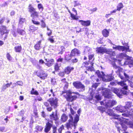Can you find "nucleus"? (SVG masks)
<instances>
[{
	"instance_id": "obj_1",
	"label": "nucleus",
	"mask_w": 133,
	"mask_h": 133,
	"mask_svg": "<svg viewBox=\"0 0 133 133\" xmlns=\"http://www.w3.org/2000/svg\"><path fill=\"white\" fill-rule=\"evenodd\" d=\"M110 84L112 85H115L118 84L123 87L122 89L114 88L112 90V91L116 94L120 98H122V95L127 94V92L124 90H127L128 89V86L124 81L118 82L116 81L114 82L112 81L110 82Z\"/></svg>"
},
{
	"instance_id": "obj_2",
	"label": "nucleus",
	"mask_w": 133,
	"mask_h": 133,
	"mask_svg": "<svg viewBox=\"0 0 133 133\" xmlns=\"http://www.w3.org/2000/svg\"><path fill=\"white\" fill-rule=\"evenodd\" d=\"M70 111L71 114H69V122L66 124V127L68 130L71 129L72 128H74V129H75L77 125V123L79 120V116L80 115L79 114L78 115L76 114V116L74 119L72 115L75 114L76 112L71 108H70Z\"/></svg>"
},
{
	"instance_id": "obj_3",
	"label": "nucleus",
	"mask_w": 133,
	"mask_h": 133,
	"mask_svg": "<svg viewBox=\"0 0 133 133\" xmlns=\"http://www.w3.org/2000/svg\"><path fill=\"white\" fill-rule=\"evenodd\" d=\"M107 112L108 115L115 117L114 118L115 119H117L120 122L123 121V119L128 120V118H125L127 117L128 116V115L126 113L122 114V115L123 116L122 117L121 116V115H117L115 114L112 109H108Z\"/></svg>"
},
{
	"instance_id": "obj_4",
	"label": "nucleus",
	"mask_w": 133,
	"mask_h": 133,
	"mask_svg": "<svg viewBox=\"0 0 133 133\" xmlns=\"http://www.w3.org/2000/svg\"><path fill=\"white\" fill-rule=\"evenodd\" d=\"M63 93H66V95H64V96L66 99L69 102H72L75 100L77 97L76 95H74V94L78 95V93L77 92L74 93L71 92L70 91H63Z\"/></svg>"
},
{
	"instance_id": "obj_5",
	"label": "nucleus",
	"mask_w": 133,
	"mask_h": 133,
	"mask_svg": "<svg viewBox=\"0 0 133 133\" xmlns=\"http://www.w3.org/2000/svg\"><path fill=\"white\" fill-rule=\"evenodd\" d=\"M113 45L115 46H113L112 48L114 50H118L119 51H124L125 52H131V51L129 48V46H128V44L126 43L125 45L127 46V47L124 46H122L119 45H117L115 44H113Z\"/></svg>"
},
{
	"instance_id": "obj_6",
	"label": "nucleus",
	"mask_w": 133,
	"mask_h": 133,
	"mask_svg": "<svg viewBox=\"0 0 133 133\" xmlns=\"http://www.w3.org/2000/svg\"><path fill=\"white\" fill-rule=\"evenodd\" d=\"M116 103V101L114 100L105 99L103 101H101V104L105 106L107 108L111 107L115 105Z\"/></svg>"
},
{
	"instance_id": "obj_7",
	"label": "nucleus",
	"mask_w": 133,
	"mask_h": 133,
	"mask_svg": "<svg viewBox=\"0 0 133 133\" xmlns=\"http://www.w3.org/2000/svg\"><path fill=\"white\" fill-rule=\"evenodd\" d=\"M58 100L56 98H51L48 101L49 103L51 106L55 109L58 106Z\"/></svg>"
},
{
	"instance_id": "obj_8",
	"label": "nucleus",
	"mask_w": 133,
	"mask_h": 133,
	"mask_svg": "<svg viewBox=\"0 0 133 133\" xmlns=\"http://www.w3.org/2000/svg\"><path fill=\"white\" fill-rule=\"evenodd\" d=\"M74 86L77 89H81V91H84L85 89V86L79 81L74 82L73 83Z\"/></svg>"
},
{
	"instance_id": "obj_9",
	"label": "nucleus",
	"mask_w": 133,
	"mask_h": 133,
	"mask_svg": "<svg viewBox=\"0 0 133 133\" xmlns=\"http://www.w3.org/2000/svg\"><path fill=\"white\" fill-rule=\"evenodd\" d=\"M96 52L98 54H103L105 53L107 54L109 53L110 51L109 49H107L105 48L100 47L96 48Z\"/></svg>"
},
{
	"instance_id": "obj_10",
	"label": "nucleus",
	"mask_w": 133,
	"mask_h": 133,
	"mask_svg": "<svg viewBox=\"0 0 133 133\" xmlns=\"http://www.w3.org/2000/svg\"><path fill=\"white\" fill-rule=\"evenodd\" d=\"M102 92L103 95L104 96L105 98L109 99L111 98L112 93L109 89H105L102 90Z\"/></svg>"
},
{
	"instance_id": "obj_11",
	"label": "nucleus",
	"mask_w": 133,
	"mask_h": 133,
	"mask_svg": "<svg viewBox=\"0 0 133 133\" xmlns=\"http://www.w3.org/2000/svg\"><path fill=\"white\" fill-rule=\"evenodd\" d=\"M124 64L128 65L130 68L132 67L133 65V58L127 56V60L124 62Z\"/></svg>"
},
{
	"instance_id": "obj_12",
	"label": "nucleus",
	"mask_w": 133,
	"mask_h": 133,
	"mask_svg": "<svg viewBox=\"0 0 133 133\" xmlns=\"http://www.w3.org/2000/svg\"><path fill=\"white\" fill-rule=\"evenodd\" d=\"M53 126L52 122L51 123L48 122L46 123L44 129V132L46 133L48 132L50 130L51 128H52Z\"/></svg>"
},
{
	"instance_id": "obj_13",
	"label": "nucleus",
	"mask_w": 133,
	"mask_h": 133,
	"mask_svg": "<svg viewBox=\"0 0 133 133\" xmlns=\"http://www.w3.org/2000/svg\"><path fill=\"white\" fill-rule=\"evenodd\" d=\"M9 31L6 29L5 26L2 25L0 26V33L2 35H3L4 34L8 33Z\"/></svg>"
},
{
	"instance_id": "obj_14",
	"label": "nucleus",
	"mask_w": 133,
	"mask_h": 133,
	"mask_svg": "<svg viewBox=\"0 0 133 133\" xmlns=\"http://www.w3.org/2000/svg\"><path fill=\"white\" fill-rule=\"evenodd\" d=\"M115 109L117 111L122 112H129L127 110H126V109L124 107L122 106L121 105H119L117 106L115 108Z\"/></svg>"
},
{
	"instance_id": "obj_15",
	"label": "nucleus",
	"mask_w": 133,
	"mask_h": 133,
	"mask_svg": "<svg viewBox=\"0 0 133 133\" xmlns=\"http://www.w3.org/2000/svg\"><path fill=\"white\" fill-rule=\"evenodd\" d=\"M79 22L81 23V24L84 26H88L90 25L91 21L88 20L87 21H84L83 20H79Z\"/></svg>"
},
{
	"instance_id": "obj_16",
	"label": "nucleus",
	"mask_w": 133,
	"mask_h": 133,
	"mask_svg": "<svg viewBox=\"0 0 133 133\" xmlns=\"http://www.w3.org/2000/svg\"><path fill=\"white\" fill-rule=\"evenodd\" d=\"M53 128V133H57V127L55 126H53L52 127ZM64 129V127L63 125L60 127L58 129V133H62V130Z\"/></svg>"
},
{
	"instance_id": "obj_17",
	"label": "nucleus",
	"mask_w": 133,
	"mask_h": 133,
	"mask_svg": "<svg viewBox=\"0 0 133 133\" xmlns=\"http://www.w3.org/2000/svg\"><path fill=\"white\" fill-rule=\"evenodd\" d=\"M36 75L42 79L46 78L47 76V74L44 71H42L40 74L36 73Z\"/></svg>"
},
{
	"instance_id": "obj_18",
	"label": "nucleus",
	"mask_w": 133,
	"mask_h": 133,
	"mask_svg": "<svg viewBox=\"0 0 133 133\" xmlns=\"http://www.w3.org/2000/svg\"><path fill=\"white\" fill-rule=\"evenodd\" d=\"M45 60L46 63H45V65L48 67H50L52 66L54 62V60L53 59H45Z\"/></svg>"
},
{
	"instance_id": "obj_19",
	"label": "nucleus",
	"mask_w": 133,
	"mask_h": 133,
	"mask_svg": "<svg viewBox=\"0 0 133 133\" xmlns=\"http://www.w3.org/2000/svg\"><path fill=\"white\" fill-rule=\"evenodd\" d=\"M80 54V51L78 49L75 48L71 51L70 53V55L73 56L76 55H78Z\"/></svg>"
},
{
	"instance_id": "obj_20",
	"label": "nucleus",
	"mask_w": 133,
	"mask_h": 133,
	"mask_svg": "<svg viewBox=\"0 0 133 133\" xmlns=\"http://www.w3.org/2000/svg\"><path fill=\"white\" fill-rule=\"evenodd\" d=\"M26 20L24 18H20L19 21L18 27L22 28L23 26L24 23L26 22Z\"/></svg>"
},
{
	"instance_id": "obj_21",
	"label": "nucleus",
	"mask_w": 133,
	"mask_h": 133,
	"mask_svg": "<svg viewBox=\"0 0 133 133\" xmlns=\"http://www.w3.org/2000/svg\"><path fill=\"white\" fill-rule=\"evenodd\" d=\"M41 40H40L37 42L34 46V48L36 50H39L42 47L41 44Z\"/></svg>"
},
{
	"instance_id": "obj_22",
	"label": "nucleus",
	"mask_w": 133,
	"mask_h": 133,
	"mask_svg": "<svg viewBox=\"0 0 133 133\" xmlns=\"http://www.w3.org/2000/svg\"><path fill=\"white\" fill-rule=\"evenodd\" d=\"M50 118L51 120L56 121L58 119V116L57 112L54 115L53 112L50 115Z\"/></svg>"
},
{
	"instance_id": "obj_23",
	"label": "nucleus",
	"mask_w": 133,
	"mask_h": 133,
	"mask_svg": "<svg viewBox=\"0 0 133 133\" xmlns=\"http://www.w3.org/2000/svg\"><path fill=\"white\" fill-rule=\"evenodd\" d=\"M74 68L73 67L68 66L65 69V73L67 74H68L71 72V71L73 70Z\"/></svg>"
},
{
	"instance_id": "obj_24",
	"label": "nucleus",
	"mask_w": 133,
	"mask_h": 133,
	"mask_svg": "<svg viewBox=\"0 0 133 133\" xmlns=\"http://www.w3.org/2000/svg\"><path fill=\"white\" fill-rule=\"evenodd\" d=\"M133 105L132 102H128L126 103L124 107L125 108L126 110H127V109H129V108L133 107Z\"/></svg>"
},
{
	"instance_id": "obj_25",
	"label": "nucleus",
	"mask_w": 133,
	"mask_h": 133,
	"mask_svg": "<svg viewBox=\"0 0 133 133\" xmlns=\"http://www.w3.org/2000/svg\"><path fill=\"white\" fill-rule=\"evenodd\" d=\"M102 34L104 37H107L109 34V31L106 29H104L102 32Z\"/></svg>"
},
{
	"instance_id": "obj_26",
	"label": "nucleus",
	"mask_w": 133,
	"mask_h": 133,
	"mask_svg": "<svg viewBox=\"0 0 133 133\" xmlns=\"http://www.w3.org/2000/svg\"><path fill=\"white\" fill-rule=\"evenodd\" d=\"M96 73L97 74L98 76L99 77L102 78L103 81V78H105L103 77L105 75L103 72H100L99 71H98L96 72Z\"/></svg>"
},
{
	"instance_id": "obj_27",
	"label": "nucleus",
	"mask_w": 133,
	"mask_h": 133,
	"mask_svg": "<svg viewBox=\"0 0 133 133\" xmlns=\"http://www.w3.org/2000/svg\"><path fill=\"white\" fill-rule=\"evenodd\" d=\"M38 12L35 11L31 14V16L33 18H37L38 16Z\"/></svg>"
},
{
	"instance_id": "obj_28",
	"label": "nucleus",
	"mask_w": 133,
	"mask_h": 133,
	"mask_svg": "<svg viewBox=\"0 0 133 133\" xmlns=\"http://www.w3.org/2000/svg\"><path fill=\"white\" fill-rule=\"evenodd\" d=\"M127 56L126 54L124 53H121L118 55V56L119 58H125L127 59Z\"/></svg>"
},
{
	"instance_id": "obj_29",
	"label": "nucleus",
	"mask_w": 133,
	"mask_h": 133,
	"mask_svg": "<svg viewBox=\"0 0 133 133\" xmlns=\"http://www.w3.org/2000/svg\"><path fill=\"white\" fill-rule=\"evenodd\" d=\"M114 78V76L110 75L109 76L108 78L107 79H106L105 78H103V81L105 82L110 81L112 80Z\"/></svg>"
},
{
	"instance_id": "obj_30",
	"label": "nucleus",
	"mask_w": 133,
	"mask_h": 133,
	"mask_svg": "<svg viewBox=\"0 0 133 133\" xmlns=\"http://www.w3.org/2000/svg\"><path fill=\"white\" fill-rule=\"evenodd\" d=\"M21 28L18 27L17 30V32L21 35H23L25 33V31L23 30L20 29Z\"/></svg>"
},
{
	"instance_id": "obj_31",
	"label": "nucleus",
	"mask_w": 133,
	"mask_h": 133,
	"mask_svg": "<svg viewBox=\"0 0 133 133\" xmlns=\"http://www.w3.org/2000/svg\"><path fill=\"white\" fill-rule=\"evenodd\" d=\"M28 9L29 11L31 14L36 11L35 9L30 4L29 5Z\"/></svg>"
},
{
	"instance_id": "obj_32",
	"label": "nucleus",
	"mask_w": 133,
	"mask_h": 133,
	"mask_svg": "<svg viewBox=\"0 0 133 133\" xmlns=\"http://www.w3.org/2000/svg\"><path fill=\"white\" fill-rule=\"evenodd\" d=\"M10 87V85L9 83H7L6 84H4L2 87V90L3 91H4Z\"/></svg>"
},
{
	"instance_id": "obj_33",
	"label": "nucleus",
	"mask_w": 133,
	"mask_h": 133,
	"mask_svg": "<svg viewBox=\"0 0 133 133\" xmlns=\"http://www.w3.org/2000/svg\"><path fill=\"white\" fill-rule=\"evenodd\" d=\"M38 29V28L34 25H31L29 27V30L32 31H34Z\"/></svg>"
},
{
	"instance_id": "obj_34",
	"label": "nucleus",
	"mask_w": 133,
	"mask_h": 133,
	"mask_svg": "<svg viewBox=\"0 0 133 133\" xmlns=\"http://www.w3.org/2000/svg\"><path fill=\"white\" fill-rule=\"evenodd\" d=\"M60 51L58 53V54L62 55L63 54V53L65 51V48L64 46H60Z\"/></svg>"
},
{
	"instance_id": "obj_35",
	"label": "nucleus",
	"mask_w": 133,
	"mask_h": 133,
	"mask_svg": "<svg viewBox=\"0 0 133 133\" xmlns=\"http://www.w3.org/2000/svg\"><path fill=\"white\" fill-rule=\"evenodd\" d=\"M15 49L16 52H20L22 48L21 46L18 45L15 46Z\"/></svg>"
},
{
	"instance_id": "obj_36",
	"label": "nucleus",
	"mask_w": 133,
	"mask_h": 133,
	"mask_svg": "<svg viewBox=\"0 0 133 133\" xmlns=\"http://www.w3.org/2000/svg\"><path fill=\"white\" fill-rule=\"evenodd\" d=\"M31 94L32 95H39L38 92L36 90H35L34 89L32 88V90L30 91Z\"/></svg>"
},
{
	"instance_id": "obj_37",
	"label": "nucleus",
	"mask_w": 133,
	"mask_h": 133,
	"mask_svg": "<svg viewBox=\"0 0 133 133\" xmlns=\"http://www.w3.org/2000/svg\"><path fill=\"white\" fill-rule=\"evenodd\" d=\"M68 117L65 114H63L61 117V119L63 122H65L67 119Z\"/></svg>"
},
{
	"instance_id": "obj_38",
	"label": "nucleus",
	"mask_w": 133,
	"mask_h": 133,
	"mask_svg": "<svg viewBox=\"0 0 133 133\" xmlns=\"http://www.w3.org/2000/svg\"><path fill=\"white\" fill-rule=\"evenodd\" d=\"M123 7V4L121 3H119L118 5L117 6V10L118 11H119Z\"/></svg>"
},
{
	"instance_id": "obj_39",
	"label": "nucleus",
	"mask_w": 133,
	"mask_h": 133,
	"mask_svg": "<svg viewBox=\"0 0 133 133\" xmlns=\"http://www.w3.org/2000/svg\"><path fill=\"white\" fill-rule=\"evenodd\" d=\"M71 56H72L70 55H70L68 54L65 57V60L67 61L70 62V61H69L71 60Z\"/></svg>"
},
{
	"instance_id": "obj_40",
	"label": "nucleus",
	"mask_w": 133,
	"mask_h": 133,
	"mask_svg": "<svg viewBox=\"0 0 133 133\" xmlns=\"http://www.w3.org/2000/svg\"><path fill=\"white\" fill-rule=\"evenodd\" d=\"M121 126L122 127V129L124 131H125L127 129V127L124 123H122L120 124Z\"/></svg>"
},
{
	"instance_id": "obj_41",
	"label": "nucleus",
	"mask_w": 133,
	"mask_h": 133,
	"mask_svg": "<svg viewBox=\"0 0 133 133\" xmlns=\"http://www.w3.org/2000/svg\"><path fill=\"white\" fill-rule=\"evenodd\" d=\"M38 8L39 9V10L41 11V12H42L44 9L42 5L40 3L38 4Z\"/></svg>"
},
{
	"instance_id": "obj_42",
	"label": "nucleus",
	"mask_w": 133,
	"mask_h": 133,
	"mask_svg": "<svg viewBox=\"0 0 133 133\" xmlns=\"http://www.w3.org/2000/svg\"><path fill=\"white\" fill-rule=\"evenodd\" d=\"M36 129L39 131H41L43 129V127L41 126L37 125L36 126Z\"/></svg>"
},
{
	"instance_id": "obj_43",
	"label": "nucleus",
	"mask_w": 133,
	"mask_h": 133,
	"mask_svg": "<svg viewBox=\"0 0 133 133\" xmlns=\"http://www.w3.org/2000/svg\"><path fill=\"white\" fill-rule=\"evenodd\" d=\"M47 30L48 31L47 32V34L48 36H50L52 34V30H50L48 27H47Z\"/></svg>"
},
{
	"instance_id": "obj_44",
	"label": "nucleus",
	"mask_w": 133,
	"mask_h": 133,
	"mask_svg": "<svg viewBox=\"0 0 133 133\" xmlns=\"http://www.w3.org/2000/svg\"><path fill=\"white\" fill-rule=\"evenodd\" d=\"M6 57L8 59L9 61H11L12 59V57L11 56L9 53H8L6 54Z\"/></svg>"
},
{
	"instance_id": "obj_45",
	"label": "nucleus",
	"mask_w": 133,
	"mask_h": 133,
	"mask_svg": "<svg viewBox=\"0 0 133 133\" xmlns=\"http://www.w3.org/2000/svg\"><path fill=\"white\" fill-rule=\"evenodd\" d=\"M71 17L74 19L77 20L78 19V18L76 16V15L72 13H71Z\"/></svg>"
},
{
	"instance_id": "obj_46",
	"label": "nucleus",
	"mask_w": 133,
	"mask_h": 133,
	"mask_svg": "<svg viewBox=\"0 0 133 133\" xmlns=\"http://www.w3.org/2000/svg\"><path fill=\"white\" fill-rule=\"evenodd\" d=\"M128 85L130 86L131 87L133 88V82L129 80L128 81Z\"/></svg>"
},
{
	"instance_id": "obj_47",
	"label": "nucleus",
	"mask_w": 133,
	"mask_h": 133,
	"mask_svg": "<svg viewBox=\"0 0 133 133\" xmlns=\"http://www.w3.org/2000/svg\"><path fill=\"white\" fill-rule=\"evenodd\" d=\"M91 49L90 47L87 46L85 49V51L86 52H89L91 51Z\"/></svg>"
},
{
	"instance_id": "obj_48",
	"label": "nucleus",
	"mask_w": 133,
	"mask_h": 133,
	"mask_svg": "<svg viewBox=\"0 0 133 133\" xmlns=\"http://www.w3.org/2000/svg\"><path fill=\"white\" fill-rule=\"evenodd\" d=\"M41 26L42 27L44 28L46 27V24L44 21L43 20L41 21Z\"/></svg>"
},
{
	"instance_id": "obj_49",
	"label": "nucleus",
	"mask_w": 133,
	"mask_h": 133,
	"mask_svg": "<svg viewBox=\"0 0 133 133\" xmlns=\"http://www.w3.org/2000/svg\"><path fill=\"white\" fill-rule=\"evenodd\" d=\"M55 71H57L59 70V67L57 63L55 65Z\"/></svg>"
},
{
	"instance_id": "obj_50",
	"label": "nucleus",
	"mask_w": 133,
	"mask_h": 133,
	"mask_svg": "<svg viewBox=\"0 0 133 133\" xmlns=\"http://www.w3.org/2000/svg\"><path fill=\"white\" fill-rule=\"evenodd\" d=\"M124 75L125 76V78L127 79L128 80L130 79V77L129 76V75H128L127 74L125 73V72H124L123 73Z\"/></svg>"
},
{
	"instance_id": "obj_51",
	"label": "nucleus",
	"mask_w": 133,
	"mask_h": 133,
	"mask_svg": "<svg viewBox=\"0 0 133 133\" xmlns=\"http://www.w3.org/2000/svg\"><path fill=\"white\" fill-rule=\"evenodd\" d=\"M15 84H17L20 86H22L23 84V82L21 81H18L15 83Z\"/></svg>"
},
{
	"instance_id": "obj_52",
	"label": "nucleus",
	"mask_w": 133,
	"mask_h": 133,
	"mask_svg": "<svg viewBox=\"0 0 133 133\" xmlns=\"http://www.w3.org/2000/svg\"><path fill=\"white\" fill-rule=\"evenodd\" d=\"M99 84V83H96L93 84L92 86V88L95 89L98 87Z\"/></svg>"
},
{
	"instance_id": "obj_53",
	"label": "nucleus",
	"mask_w": 133,
	"mask_h": 133,
	"mask_svg": "<svg viewBox=\"0 0 133 133\" xmlns=\"http://www.w3.org/2000/svg\"><path fill=\"white\" fill-rule=\"evenodd\" d=\"M87 69L88 71H93L94 70V68L92 66H89V67H88Z\"/></svg>"
},
{
	"instance_id": "obj_54",
	"label": "nucleus",
	"mask_w": 133,
	"mask_h": 133,
	"mask_svg": "<svg viewBox=\"0 0 133 133\" xmlns=\"http://www.w3.org/2000/svg\"><path fill=\"white\" fill-rule=\"evenodd\" d=\"M32 23L34 24L37 25H38L40 24L39 22L34 21V20L32 19Z\"/></svg>"
},
{
	"instance_id": "obj_55",
	"label": "nucleus",
	"mask_w": 133,
	"mask_h": 133,
	"mask_svg": "<svg viewBox=\"0 0 133 133\" xmlns=\"http://www.w3.org/2000/svg\"><path fill=\"white\" fill-rule=\"evenodd\" d=\"M0 131L2 132H5L6 131V130L5 127H0Z\"/></svg>"
},
{
	"instance_id": "obj_56",
	"label": "nucleus",
	"mask_w": 133,
	"mask_h": 133,
	"mask_svg": "<svg viewBox=\"0 0 133 133\" xmlns=\"http://www.w3.org/2000/svg\"><path fill=\"white\" fill-rule=\"evenodd\" d=\"M64 89L65 90H66L67 89L68 86V83L65 82V84H64Z\"/></svg>"
},
{
	"instance_id": "obj_57",
	"label": "nucleus",
	"mask_w": 133,
	"mask_h": 133,
	"mask_svg": "<svg viewBox=\"0 0 133 133\" xmlns=\"http://www.w3.org/2000/svg\"><path fill=\"white\" fill-rule=\"evenodd\" d=\"M94 55L93 54H91L89 55V60H92V58L94 57Z\"/></svg>"
},
{
	"instance_id": "obj_58",
	"label": "nucleus",
	"mask_w": 133,
	"mask_h": 133,
	"mask_svg": "<svg viewBox=\"0 0 133 133\" xmlns=\"http://www.w3.org/2000/svg\"><path fill=\"white\" fill-rule=\"evenodd\" d=\"M97 100H101V97L99 95H96L95 96Z\"/></svg>"
},
{
	"instance_id": "obj_59",
	"label": "nucleus",
	"mask_w": 133,
	"mask_h": 133,
	"mask_svg": "<svg viewBox=\"0 0 133 133\" xmlns=\"http://www.w3.org/2000/svg\"><path fill=\"white\" fill-rule=\"evenodd\" d=\"M113 18H110L109 19H108L107 21H106V22L107 23H110L111 21H113Z\"/></svg>"
},
{
	"instance_id": "obj_60",
	"label": "nucleus",
	"mask_w": 133,
	"mask_h": 133,
	"mask_svg": "<svg viewBox=\"0 0 133 133\" xmlns=\"http://www.w3.org/2000/svg\"><path fill=\"white\" fill-rule=\"evenodd\" d=\"M119 77L122 79H123L124 77L121 74V73H119L118 74Z\"/></svg>"
},
{
	"instance_id": "obj_61",
	"label": "nucleus",
	"mask_w": 133,
	"mask_h": 133,
	"mask_svg": "<svg viewBox=\"0 0 133 133\" xmlns=\"http://www.w3.org/2000/svg\"><path fill=\"white\" fill-rule=\"evenodd\" d=\"M116 127L117 131L119 132V133H120V130H121V127L118 125H116Z\"/></svg>"
},
{
	"instance_id": "obj_62",
	"label": "nucleus",
	"mask_w": 133,
	"mask_h": 133,
	"mask_svg": "<svg viewBox=\"0 0 133 133\" xmlns=\"http://www.w3.org/2000/svg\"><path fill=\"white\" fill-rule=\"evenodd\" d=\"M98 109L101 111H103L104 110L103 107L102 106L98 107Z\"/></svg>"
},
{
	"instance_id": "obj_63",
	"label": "nucleus",
	"mask_w": 133,
	"mask_h": 133,
	"mask_svg": "<svg viewBox=\"0 0 133 133\" xmlns=\"http://www.w3.org/2000/svg\"><path fill=\"white\" fill-rule=\"evenodd\" d=\"M59 75L60 76H62V77H63L64 76V72H61L59 74Z\"/></svg>"
},
{
	"instance_id": "obj_64",
	"label": "nucleus",
	"mask_w": 133,
	"mask_h": 133,
	"mask_svg": "<svg viewBox=\"0 0 133 133\" xmlns=\"http://www.w3.org/2000/svg\"><path fill=\"white\" fill-rule=\"evenodd\" d=\"M48 40L50 41V42L51 43H53L54 42V40L52 38H49L48 39Z\"/></svg>"
}]
</instances>
